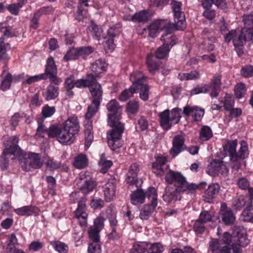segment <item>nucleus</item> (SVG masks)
Listing matches in <instances>:
<instances>
[{"label": "nucleus", "instance_id": "obj_1", "mask_svg": "<svg viewBox=\"0 0 253 253\" xmlns=\"http://www.w3.org/2000/svg\"><path fill=\"white\" fill-rule=\"evenodd\" d=\"M249 244L246 230L242 226L232 228V234L225 232L218 239L209 242V252L211 253H241L242 248Z\"/></svg>", "mask_w": 253, "mask_h": 253}, {"label": "nucleus", "instance_id": "obj_2", "mask_svg": "<svg viewBox=\"0 0 253 253\" xmlns=\"http://www.w3.org/2000/svg\"><path fill=\"white\" fill-rule=\"evenodd\" d=\"M109 113L108 114V124L112 127L107 133L108 144L110 148L115 150L122 146V135L124 131V125L120 122L122 107L115 99L110 100L106 105Z\"/></svg>", "mask_w": 253, "mask_h": 253}, {"label": "nucleus", "instance_id": "obj_3", "mask_svg": "<svg viewBox=\"0 0 253 253\" xmlns=\"http://www.w3.org/2000/svg\"><path fill=\"white\" fill-rule=\"evenodd\" d=\"M237 145V140L236 139L228 141L223 148L224 154L230 157L231 168L236 170L240 169L241 165L244 163V159L249 155L248 144L246 141H241L238 152L236 150Z\"/></svg>", "mask_w": 253, "mask_h": 253}, {"label": "nucleus", "instance_id": "obj_4", "mask_svg": "<svg viewBox=\"0 0 253 253\" xmlns=\"http://www.w3.org/2000/svg\"><path fill=\"white\" fill-rule=\"evenodd\" d=\"M247 28H242L241 31L232 30L230 36L233 45L238 55L241 56L243 54V47L248 41L253 42V30L249 31Z\"/></svg>", "mask_w": 253, "mask_h": 253}, {"label": "nucleus", "instance_id": "obj_5", "mask_svg": "<svg viewBox=\"0 0 253 253\" xmlns=\"http://www.w3.org/2000/svg\"><path fill=\"white\" fill-rule=\"evenodd\" d=\"M172 29H168L166 34L162 35L161 40L164 42L163 44L156 51L154 55L157 59H163L166 57L171 47L176 43V37L172 35Z\"/></svg>", "mask_w": 253, "mask_h": 253}, {"label": "nucleus", "instance_id": "obj_6", "mask_svg": "<svg viewBox=\"0 0 253 253\" xmlns=\"http://www.w3.org/2000/svg\"><path fill=\"white\" fill-rule=\"evenodd\" d=\"M181 110L175 108L170 112L166 110L160 114L161 125L164 129L168 130L171 128L172 124H177L180 118Z\"/></svg>", "mask_w": 253, "mask_h": 253}, {"label": "nucleus", "instance_id": "obj_7", "mask_svg": "<svg viewBox=\"0 0 253 253\" xmlns=\"http://www.w3.org/2000/svg\"><path fill=\"white\" fill-rule=\"evenodd\" d=\"M147 198L150 203L145 205L140 211L139 216L142 220H147L157 206V192L154 187H151L148 189Z\"/></svg>", "mask_w": 253, "mask_h": 253}, {"label": "nucleus", "instance_id": "obj_8", "mask_svg": "<svg viewBox=\"0 0 253 253\" xmlns=\"http://www.w3.org/2000/svg\"><path fill=\"white\" fill-rule=\"evenodd\" d=\"M21 167L25 171H28L31 169H40L42 166L40 154L29 153L19 159Z\"/></svg>", "mask_w": 253, "mask_h": 253}, {"label": "nucleus", "instance_id": "obj_9", "mask_svg": "<svg viewBox=\"0 0 253 253\" xmlns=\"http://www.w3.org/2000/svg\"><path fill=\"white\" fill-rule=\"evenodd\" d=\"M171 9L174 13V26L176 30H183L186 28L185 18L184 12L182 11V3L175 0L171 1Z\"/></svg>", "mask_w": 253, "mask_h": 253}, {"label": "nucleus", "instance_id": "obj_10", "mask_svg": "<svg viewBox=\"0 0 253 253\" xmlns=\"http://www.w3.org/2000/svg\"><path fill=\"white\" fill-rule=\"evenodd\" d=\"M139 171V166L137 164L134 163L130 165L126 179V182L128 184L129 188H131V187L133 185L136 187H139L142 184V180L137 178Z\"/></svg>", "mask_w": 253, "mask_h": 253}, {"label": "nucleus", "instance_id": "obj_11", "mask_svg": "<svg viewBox=\"0 0 253 253\" xmlns=\"http://www.w3.org/2000/svg\"><path fill=\"white\" fill-rule=\"evenodd\" d=\"M79 189L84 194H88L96 187V182L86 173L80 175V181L78 182Z\"/></svg>", "mask_w": 253, "mask_h": 253}, {"label": "nucleus", "instance_id": "obj_12", "mask_svg": "<svg viewBox=\"0 0 253 253\" xmlns=\"http://www.w3.org/2000/svg\"><path fill=\"white\" fill-rule=\"evenodd\" d=\"M86 201L85 196L82 197L78 202V208L75 212V216L79 219L80 224L82 226H85L87 224L88 214L86 212Z\"/></svg>", "mask_w": 253, "mask_h": 253}, {"label": "nucleus", "instance_id": "obj_13", "mask_svg": "<svg viewBox=\"0 0 253 253\" xmlns=\"http://www.w3.org/2000/svg\"><path fill=\"white\" fill-rule=\"evenodd\" d=\"M165 180L168 184H173L175 187L180 189L186 179L180 172L169 170L166 174Z\"/></svg>", "mask_w": 253, "mask_h": 253}, {"label": "nucleus", "instance_id": "obj_14", "mask_svg": "<svg viewBox=\"0 0 253 253\" xmlns=\"http://www.w3.org/2000/svg\"><path fill=\"white\" fill-rule=\"evenodd\" d=\"M57 68L55 64L54 59L52 57H49L46 62V65L45 70V75L46 79L48 78L50 82L58 84L60 81L57 78Z\"/></svg>", "mask_w": 253, "mask_h": 253}, {"label": "nucleus", "instance_id": "obj_15", "mask_svg": "<svg viewBox=\"0 0 253 253\" xmlns=\"http://www.w3.org/2000/svg\"><path fill=\"white\" fill-rule=\"evenodd\" d=\"M136 90H140L139 95L141 99L144 101H146L149 98V87L146 84H144V76L140 72H136Z\"/></svg>", "mask_w": 253, "mask_h": 253}, {"label": "nucleus", "instance_id": "obj_16", "mask_svg": "<svg viewBox=\"0 0 253 253\" xmlns=\"http://www.w3.org/2000/svg\"><path fill=\"white\" fill-rule=\"evenodd\" d=\"M184 137L181 135H177L174 136L172 140V147L169 152L172 157H175L182 151L187 149L184 144Z\"/></svg>", "mask_w": 253, "mask_h": 253}, {"label": "nucleus", "instance_id": "obj_17", "mask_svg": "<svg viewBox=\"0 0 253 253\" xmlns=\"http://www.w3.org/2000/svg\"><path fill=\"white\" fill-rule=\"evenodd\" d=\"M168 29H172L168 23L164 20L157 21L151 24L148 27L149 36L154 38L161 31H164L163 34H166Z\"/></svg>", "mask_w": 253, "mask_h": 253}, {"label": "nucleus", "instance_id": "obj_18", "mask_svg": "<svg viewBox=\"0 0 253 253\" xmlns=\"http://www.w3.org/2000/svg\"><path fill=\"white\" fill-rule=\"evenodd\" d=\"M120 31L117 25H114L108 30L107 36L105 38L107 39L104 43V46L106 50H112L115 48L114 38L119 35Z\"/></svg>", "mask_w": 253, "mask_h": 253}, {"label": "nucleus", "instance_id": "obj_19", "mask_svg": "<svg viewBox=\"0 0 253 253\" xmlns=\"http://www.w3.org/2000/svg\"><path fill=\"white\" fill-rule=\"evenodd\" d=\"M181 193L180 189L168 186L165 188L163 198L165 201L168 203L170 202L172 200H180L181 198Z\"/></svg>", "mask_w": 253, "mask_h": 253}, {"label": "nucleus", "instance_id": "obj_20", "mask_svg": "<svg viewBox=\"0 0 253 253\" xmlns=\"http://www.w3.org/2000/svg\"><path fill=\"white\" fill-rule=\"evenodd\" d=\"M205 113L204 109L198 106L187 105L183 108V114L186 116H192L195 121L202 120Z\"/></svg>", "mask_w": 253, "mask_h": 253}, {"label": "nucleus", "instance_id": "obj_21", "mask_svg": "<svg viewBox=\"0 0 253 253\" xmlns=\"http://www.w3.org/2000/svg\"><path fill=\"white\" fill-rule=\"evenodd\" d=\"M62 127L74 136L78 133L80 127L78 120L75 116L69 118L62 124Z\"/></svg>", "mask_w": 253, "mask_h": 253}, {"label": "nucleus", "instance_id": "obj_22", "mask_svg": "<svg viewBox=\"0 0 253 253\" xmlns=\"http://www.w3.org/2000/svg\"><path fill=\"white\" fill-rule=\"evenodd\" d=\"M136 73L133 72L130 76V80L132 82V85L128 89L123 90L120 94L119 99L122 101H126L131 97L136 92Z\"/></svg>", "mask_w": 253, "mask_h": 253}, {"label": "nucleus", "instance_id": "obj_23", "mask_svg": "<svg viewBox=\"0 0 253 253\" xmlns=\"http://www.w3.org/2000/svg\"><path fill=\"white\" fill-rule=\"evenodd\" d=\"M217 218L219 222H221L225 225L233 224L236 220L235 215L231 210L219 211Z\"/></svg>", "mask_w": 253, "mask_h": 253}, {"label": "nucleus", "instance_id": "obj_24", "mask_svg": "<svg viewBox=\"0 0 253 253\" xmlns=\"http://www.w3.org/2000/svg\"><path fill=\"white\" fill-rule=\"evenodd\" d=\"M103 192L106 202H109L113 199L115 196L116 185L114 179H110L103 186Z\"/></svg>", "mask_w": 253, "mask_h": 253}, {"label": "nucleus", "instance_id": "obj_25", "mask_svg": "<svg viewBox=\"0 0 253 253\" xmlns=\"http://www.w3.org/2000/svg\"><path fill=\"white\" fill-rule=\"evenodd\" d=\"M220 188L219 185L217 183L210 185L205 192L203 196L204 201L207 203L211 202L212 199L218 195Z\"/></svg>", "mask_w": 253, "mask_h": 253}, {"label": "nucleus", "instance_id": "obj_26", "mask_svg": "<svg viewBox=\"0 0 253 253\" xmlns=\"http://www.w3.org/2000/svg\"><path fill=\"white\" fill-rule=\"evenodd\" d=\"M84 122V134H85V145L89 147L91 144L93 139V135L92 130V122L90 119L85 118Z\"/></svg>", "mask_w": 253, "mask_h": 253}, {"label": "nucleus", "instance_id": "obj_27", "mask_svg": "<svg viewBox=\"0 0 253 253\" xmlns=\"http://www.w3.org/2000/svg\"><path fill=\"white\" fill-rule=\"evenodd\" d=\"M15 213L21 216L37 215L39 214V210L32 205L24 206L15 210Z\"/></svg>", "mask_w": 253, "mask_h": 253}, {"label": "nucleus", "instance_id": "obj_28", "mask_svg": "<svg viewBox=\"0 0 253 253\" xmlns=\"http://www.w3.org/2000/svg\"><path fill=\"white\" fill-rule=\"evenodd\" d=\"M135 190L130 195L131 203L133 205L142 204L144 202L146 197H147V191L145 193L142 189H138Z\"/></svg>", "mask_w": 253, "mask_h": 253}, {"label": "nucleus", "instance_id": "obj_29", "mask_svg": "<svg viewBox=\"0 0 253 253\" xmlns=\"http://www.w3.org/2000/svg\"><path fill=\"white\" fill-rule=\"evenodd\" d=\"M207 185V183L205 181H202L196 185L193 183L189 184L186 180L183 184V185L181 187L180 190L181 193L187 191L188 194H194L196 190L198 189H202Z\"/></svg>", "mask_w": 253, "mask_h": 253}, {"label": "nucleus", "instance_id": "obj_30", "mask_svg": "<svg viewBox=\"0 0 253 253\" xmlns=\"http://www.w3.org/2000/svg\"><path fill=\"white\" fill-rule=\"evenodd\" d=\"M73 136L74 135L71 134L70 132L62 127L57 140L63 144L70 145L74 141Z\"/></svg>", "mask_w": 253, "mask_h": 253}, {"label": "nucleus", "instance_id": "obj_31", "mask_svg": "<svg viewBox=\"0 0 253 253\" xmlns=\"http://www.w3.org/2000/svg\"><path fill=\"white\" fill-rule=\"evenodd\" d=\"M92 100L100 102L102 99L103 90L100 84H96L88 88Z\"/></svg>", "mask_w": 253, "mask_h": 253}, {"label": "nucleus", "instance_id": "obj_32", "mask_svg": "<svg viewBox=\"0 0 253 253\" xmlns=\"http://www.w3.org/2000/svg\"><path fill=\"white\" fill-rule=\"evenodd\" d=\"M106 64L103 59H100L93 62L91 66L92 72L99 76V75L105 71Z\"/></svg>", "mask_w": 253, "mask_h": 253}, {"label": "nucleus", "instance_id": "obj_33", "mask_svg": "<svg viewBox=\"0 0 253 253\" xmlns=\"http://www.w3.org/2000/svg\"><path fill=\"white\" fill-rule=\"evenodd\" d=\"M221 160H214L208 166L207 173L211 176H215L220 172Z\"/></svg>", "mask_w": 253, "mask_h": 253}, {"label": "nucleus", "instance_id": "obj_34", "mask_svg": "<svg viewBox=\"0 0 253 253\" xmlns=\"http://www.w3.org/2000/svg\"><path fill=\"white\" fill-rule=\"evenodd\" d=\"M58 95L59 87L52 85H48L45 91L43 93V96L47 101L55 99Z\"/></svg>", "mask_w": 253, "mask_h": 253}, {"label": "nucleus", "instance_id": "obj_35", "mask_svg": "<svg viewBox=\"0 0 253 253\" xmlns=\"http://www.w3.org/2000/svg\"><path fill=\"white\" fill-rule=\"evenodd\" d=\"M167 160L164 157H159L156 159L155 162L152 164L154 172L157 175H162L163 173V167L165 165Z\"/></svg>", "mask_w": 253, "mask_h": 253}, {"label": "nucleus", "instance_id": "obj_36", "mask_svg": "<svg viewBox=\"0 0 253 253\" xmlns=\"http://www.w3.org/2000/svg\"><path fill=\"white\" fill-rule=\"evenodd\" d=\"M88 29L94 39L99 41L101 38L103 37V30L102 28L93 21H91L88 26Z\"/></svg>", "mask_w": 253, "mask_h": 253}, {"label": "nucleus", "instance_id": "obj_37", "mask_svg": "<svg viewBox=\"0 0 253 253\" xmlns=\"http://www.w3.org/2000/svg\"><path fill=\"white\" fill-rule=\"evenodd\" d=\"M250 199L248 197L240 195L233 202V207L236 210H240L247 203L249 204Z\"/></svg>", "mask_w": 253, "mask_h": 253}, {"label": "nucleus", "instance_id": "obj_38", "mask_svg": "<svg viewBox=\"0 0 253 253\" xmlns=\"http://www.w3.org/2000/svg\"><path fill=\"white\" fill-rule=\"evenodd\" d=\"M156 59L153 54L148 55L147 57L148 69L149 72L152 74L155 73L159 68V65L158 62L156 61Z\"/></svg>", "mask_w": 253, "mask_h": 253}, {"label": "nucleus", "instance_id": "obj_39", "mask_svg": "<svg viewBox=\"0 0 253 253\" xmlns=\"http://www.w3.org/2000/svg\"><path fill=\"white\" fill-rule=\"evenodd\" d=\"M15 156L13 152L9 151L8 149H4L1 156L0 165L2 169H7L9 164V159L11 156Z\"/></svg>", "mask_w": 253, "mask_h": 253}, {"label": "nucleus", "instance_id": "obj_40", "mask_svg": "<svg viewBox=\"0 0 253 253\" xmlns=\"http://www.w3.org/2000/svg\"><path fill=\"white\" fill-rule=\"evenodd\" d=\"M100 102L92 100L91 104L88 106L87 112L85 114V118L90 119L97 112L100 105Z\"/></svg>", "mask_w": 253, "mask_h": 253}, {"label": "nucleus", "instance_id": "obj_41", "mask_svg": "<svg viewBox=\"0 0 253 253\" xmlns=\"http://www.w3.org/2000/svg\"><path fill=\"white\" fill-rule=\"evenodd\" d=\"M87 165V158L85 155L81 154L76 157L74 162L75 168L79 169L84 168Z\"/></svg>", "mask_w": 253, "mask_h": 253}, {"label": "nucleus", "instance_id": "obj_42", "mask_svg": "<svg viewBox=\"0 0 253 253\" xmlns=\"http://www.w3.org/2000/svg\"><path fill=\"white\" fill-rule=\"evenodd\" d=\"M9 140L10 141V145L5 149H8L9 151L13 152L15 155H18L19 151L21 150L20 148L18 145L19 141L18 137L16 136H13L9 138Z\"/></svg>", "mask_w": 253, "mask_h": 253}, {"label": "nucleus", "instance_id": "obj_43", "mask_svg": "<svg viewBox=\"0 0 253 253\" xmlns=\"http://www.w3.org/2000/svg\"><path fill=\"white\" fill-rule=\"evenodd\" d=\"M50 244L59 253H68L69 248L65 243L59 241H52Z\"/></svg>", "mask_w": 253, "mask_h": 253}, {"label": "nucleus", "instance_id": "obj_44", "mask_svg": "<svg viewBox=\"0 0 253 253\" xmlns=\"http://www.w3.org/2000/svg\"><path fill=\"white\" fill-rule=\"evenodd\" d=\"M201 2L203 6L207 7L212 5L213 3L221 9H225L226 7V3L225 0H201Z\"/></svg>", "mask_w": 253, "mask_h": 253}, {"label": "nucleus", "instance_id": "obj_45", "mask_svg": "<svg viewBox=\"0 0 253 253\" xmlns=\"http://www.w3.org/2000/svg\"><path fill=\"white\" fill-rule=\"evenodd\" d=\"M198 219L205 223L208 222H214L215 220L213 212L211 211L206 210H204L201 212Z\"/></svg>", "mask_w": 253, "mask_h": 253}, {"label": "nucleus", "instance_id": "obj_46", "mask_svg": "<svg viewBox=\"0 0 253 253\" xmlns=\"http://www.w3.org/2000/svg\"><path fill=\"white\" fill-rule=\"evenodd\" d=\"M200 77V74L196 70L191 71L189 73H180L178 78L180 80H197Z\"/></svg>", "mask_w": 253, "mask_h": 253}, {"label": "nucleus", "instance_id": "obj_47", "mask_svg": "<svg viewBox=\"0 0 253 253\" xmlns=\"http://www.w3.org/2000/svg\"><path fill=\"white\" fill-rule=\"evenodd\" d=\"M98 164L101 167L100 172L102 173H105L112 166L113 163L111 161L106 160L105 154H102L101 156L100 160Z\"/></svg>", "mask_w": 253, "mask_h": 253}, {"label": "nucleus", "instance_id": "obj_48", "mask_svg": "<svg viewBox=\"0 0 253 253\" xmlns=\"http://www.w3.org/2000/svg\"><path fill=\"white\" fill-rule=\"evenodd\" d=\"M79 57L78 48L72 47L67 51L63 59L64 60L68 61L71 60H76Z\"/></svg>", "mask_w": 253, "mask_h": 253}, {"label": "nucleus", "instance_id": "obj_49", "mask_svg": "<svg viewBox=\"0 0 253 253\" xmlns=\"http://www.w3.org/2000/svg\"><path fill=\"white\" fill-rule=\"evenodd\" d=\"M243 22L244 27L243 28H247L249 31L253 30V13L245 14L243 16Z\"/></svg>", "mask_w": 253, "mask_h": 253}, {"label": "nucleus", "instance_id": "obj_50", "mask_svg": "<svg viewBox=\"0 0 253 253\" xmlns=\"http://www.w3.org/2000/svg\"><path fill=\"white\" fill-rule=\"evenodd\" d=\"M148 12L146 10H143L134 14L131 17V20L138 22H146L148 20Z\"/></svg>", "mask_w": 253, "mask_h": 253}, {"label": "nucleus", "instance_id": "obj_51", "mask_svg": "<svg viewBox=\"0 0 253 253\" xmlns=\"http://www.w3.org/2000/svg\"><path fill=\"white\" fill-rule=\"evenodd\" d=\"M4 39L0 38V58L3 60L7 59V54H6V49L7 48H10V44L9 43H4Z\"/></svg>", "mask_w": 253, "mask_h": 253}, {"label": "nucleus", "instance_id": "obj_52", "mask_svg": "<svg viewBox=\"0 0 253 253\" xmlns=\"http://www.w3.org/2000/svg\"><path fill=\"white\" fill-rule=\"evenodd\" d=\"M246 92V85L243 83L238 84L235 87L234 92L236 97L240 99L242 98Z\"/></svg>", "mask_w": 253, "mask_h": 253}, {"label": "nucleus", "instance_id": "obj_53", "mask_svg": "<svg viewBox=\"0 0 253 253\" xmlns=\"http://www.w3.org/2000/svg\"><path fill=\"white\" fill-rule=\"evenodd\" d=\"M212 136L211 128L208 126H204L201 130L200 137L203 141L208 140Z\"/></svg>", "mask_w": 253, "mask_h": 253}, {"label": "nucleus", "instance_id": "obj_54", "mask_svg": "<svg viewBox=\"0 0 253 253\" xmlns=\"http://www.w3.org/2000/svg\"><path fill=\"white\" fill-rule=\"evenodd\" d=\"M61 129L62 126L58 127L55 125L50 126L48 128V137L50 138L56 137L57 139Z\"/></svg>", "mask_w": 253, "mask_h": 253}, {"label": "nucleus", "instance_id": "obj_55", "mask_svg": "<svg viewBox=\"0 0 253 253\" xmlns=\"http://www.w3.org/2000/svg\"><path fill=\"white\" fill-rule=\"evenodd\" d=\"M147 249L148 250V244L146 242H142L134 245L130 253H144Z\"/></svg>", "mask_w": 253, "mask_h": 253}, {"label": "nucleus", "instance_id": "obj_56", "mask_svg": "<svg viewBox=\"0 0 253 253\" xmlns=\"http://www.w3.org/2000/svg\"><path fill=\"white\" fill-rule=\"evenodd\" d=\"M211 90V87L209 84H205L202 86H197L191 90V95H196L199 93H206Z\"/></svg>", "mask_w": 253, "mask_h": 253}, {"label": "nucleus", "instance_id": "obj_57", "mask_svg": "<svg viewBox=\"0 0 253 253\" xmlns=\"http://www.w3.org/2000/svg\"><path fill=\"white\" fill-rule=\"evenodd\" d=\"M87 15V11L82 5L78 6V9L75 14V19L82 21L84 19L86 18Z\"/></svg>", "mask_w": 253, "mask_h": 253}, {"label": "nucleus", "instance_id": "obj_58", "mask_svg": "<svg viewBox=\"0 0 253 253\" xmlns=\"http://www.w3.org/2000/svg\"><path fill=\"white\" fill-rule=\"evenodd\" d=\"M12 82V75L7 73L4 79L1 82V88L2 90L4 91L7 89H8L11 85V83Z\"/></svg>", "mask_w": 253, "mask_h": 253}, {"label": "nucleus", "instance_id": "obj_59", "mask_svg": "<svg viewBox=\"0 0 253 253\" xmlns=\"http://www.w3.org/2000/svg\"><path fill=\"white\" fill-rule=\"evenodd\" d=\"M100 230H98L95 228L90 227L88 231V234L89 238L92 241V242H99L100 237L99 236V233Z\"/></svg>", "mask_w": 253, "mask_h": 253}, {"label": "nucleus", "instance_id": "obj_60", "mask_svg": "<svg viewBox=\"0 0 253 253\" xmlns=\"http://www.w3.org/2000/svg\"><path fill=\"white\" fill-rule=\"evenodd\" d=\"M99 76H96L95 74H89L86 75V77L85 79H84L86 84H87V86L90 87L94 85H96V84H99L97 82V78H98Z\"/></svg>", "mask_w": 253, "mask_h": 253}, {"label": "nucleus", "instance_id": "obj_61", "mask_svg": "<svg viewBox=\"0 0 253 253\" xmlns=\"http://www.w3.org/2000/svg\"><path fill=\"white\" fill-rule=\"evenodd\" d=\"M55 112V107H50L48 105H45L42 107V114L44 118H48L53 115Z\"/></svg>", "mask_w": 253, "mask_h": 253}, {"label": "nucleus", "instance_id": "obj_62", "mask_svg": "<svg viewBox=\"0 0 253 253\" xmlns=\"http://www.w3.org/2000/svg\"><path fill=\"white\" fill-rule=\"evenodd\" d=\"M205 224L199 219H197L193 225L194 231L197 234H202L205 230Z\"/></svg>", "mask_w": 253, "mask_h": 253}, {"label": "nucleus", "instance_id": "obj_63", "mask_svg": "<svg viewBox=\"0 0 253 253\" xmlns=\"http://www.w3.org/2000/svg\"><path fill=\"white\" fill-rule=\"evenodd\" d=\"M164 251L163 246L159 243H156L151 245L148 248V253H162Z\"/></svg>", "mask_w": 253, "mask_h": 253}, {"label": "nucleus", "instance_id": "obj_64", "mask_svg": "<svg viewBox=\"0 0 253 253\" xmlns=\"http://www.w3.org/2000/svg\"><path fill=\"white\" fill-rule=\"evenodd\" d=\"M99 242H92L89 244L88 247V253H100L101 251Z\"/></svg>", "mask_w": 253, "mask_h": 253}]
</instances>
